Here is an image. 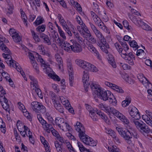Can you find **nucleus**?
Returning a JSON list of instances; mask_svg holds the SVG:
<instances>
[{"mask_svg": "<svg viewBox=\"0 0 152 152\" xmlns=\"http://www.w3.org/2000/svg\"><path fill=\"white\" fill-rule=\"evenodd\" d=\"M75 130L79 133V137L85 144L91 146H96V143L93 139L85 134V129L83 125L80 122H77L75 126Z\"/></svg>", "mask_w": 152, "mask_h": 152, "instance_id": "f257e3e1", "label": "nucleus"}, {"mask_svg": "<svg viewBox=\"0 0 152 152\" xmlns=\"http://www.w3.org/2000/svg\"><path fill=\"white\" fill-rule=\"evenodd\" d=\"M99 92L97 93V96L104 101L108 100L112 105L116 106L117 104V100L113 94L109 91H106L102 89L98 90Z\"/></svg>", "mask_w": 152, "mask_h": 152, "instance_id": "f03ea898", "label": "nucleus"}, {"mask_svg": "<svg viewBox=\"0 0 152 152\" xmlns=\"http://www.w3.org/2000/svg\"><path fill=\"white\" fill-rule=\"evenodd\" d=\"M104 110H105L109 115L110 114V113L113 114L119 119L124 124L127 125L129 124V120L126 117L114 108L109 107H105Z\"/></svg>", "mask_w": 152, "mask_h": 152, "instance_id": "7ed1b4c3", "label": "nucleus"}, {"mask_svg": "<svg viewBox=\"0 0 152 152\" xmlns=\"http://www.w3.org/2000/svg\"><path fill=\"white\" fill-rule=\"evenodd\" d=\"M75 62L79 66L87 71L90 70L93 72H96L98 71V69L94 65L84 61L77 59L75 60Z\"/></svg>", "mask_w": 152, "mask_h": 152, "instance_id": "20e7f679", "label": "nucleus"}, {"mask_svg": "<svg viewBox=\"0 0 152 152\" xmlns=\"http://www.w3.org/2000/svg\"><path fill=\"white\" fill-rule=\"evenodd\" d=\"M31 105L33 110L37 113H43L46 112L45 107L41 103L37 101L32 102Z\"/></svg>", "mask_w": 152, "mask_h": 152, "instance_id": "39448f33", "label": "nucleus"}, {"mask_svg": "<svg viewBox=\"0 0 152 152\" xmlns=\"http://www.w3.org/2000/svg\"><path fill=\"white\" fill-rule=\"evenodd\" d=\"M134 121L136 126L141 133H148L150 132L149 128L145 123L143 122L140 123L139 121Z\"/></svg>", "mask_w": 152, "mask_h": 152, "instance_id": "423d86ee", "label": "nucleus"}, {"mask_svg": "<svg viewBox=\"0 0 152 152\" xmlns=\"http://www.w3.org/2000/svg\"><path fill=\"white\" fill-rule=\"evenodd\" d=\"M89 24L92 30L93 31L96 37L101 42H102L104 43L105 42V39L104 38L102 33L93 23L91 22H89Z\"/></svg>", "mask_w": 152, "mask_h": 152, "instance_id": "0eeeda50", "label": "nucleus"}, {"mask_svg": "<svg viewBox=\"0 0 152 152\" xmlns=\"http://www.w3.org/2000/svg\"><path fill=\"white\" fill-rule=\"evenodd\" d=\"M129 113L130 115L132 117L131 119L132 123H134V121H137L140 118V113L137 109L135 107H132L131 110L129 111Z\"/></svg>", "mask_w": 152, "mask_h": 152, "instance_id": "6e6552de", "label": "nucleus"}, {"mask_svg": "<svg viewBox=\"0 0 152 152\" xmlns=\"http://www.w3.org/2000/svg\"><path fill=\"white\" fill-rule=\"evenodd\" d=\"M116 129L119 134L125 140L129 138L132 135L131 133L127 129L119 127H116Z\"/></svg>", "mask_w": 152, "mask_h": 152, "instance_id": "1a4fd4ad", "label": "nucleus"}, {"mask_svg": "<svg viewBox=\"0 0 152 152\" xmlns=\"http://www.w3.org/2000/svg\"><path fill=\"white\" fill-rule=\"evenodd\" d=\"M122 57L129 64L132 65L134 64L133 61L135 60V57L132 53H123V56H122Z\"/></svg>", "mask_w": 152, "mask_h": 152, "instance_id": "9d476101", "label": "nucleus"}, {"mask_svg": "<svg viewBox=\"0 0 152 152\" xmlns=\"http://www.w3.org/2000/svg\"><path fill=\"white\" fill-rule=\"evenodd\" d=\"M39 58L41 63V66L43 67V69H46V74L50 77L53 74V71L51 68L48 66V65L45 63V62L42 58H40L39 57Z\"/></svg>", "mask_w": 152, "mask_h": 152, "instance_id": "9b49d317", "label": "nucleus"}, {"mask_svg": "<svg viewBox=\"0 0 152 152\" xmlns=\"http://www.w3.org/2000/svg\"><path fill=\"white\" fill-rule=\"evenodd\" d=\"M57 139L61 143L66 144L67 147L70 152H77L67 140H65L64 138L60 135H58L57 138Z\"/></svg>", "mask_w": 152, "mask_h": 152, "instance_id": "f8f14e48", "label": "nucleus"}, {"mask_svg": "<svg viewBox=\"0 0 152 152\" xmlns=\"http://www.w3.org/2000/svg\"><path fill=\"white\" fill-rule=\"evenodd\" d=\"M89 79V74L88 71L86 70L84 71L82 80L84 86L86 91H88V89L90 84L88 82Z\"/></svg>", "mask_w": 152, "mask_h": 152, "instance_id": "ddd939ff", "label": "nucleus"}, {"mask_svg": "<svg viewBox=\"0 0 152 152\" xmlns=\"http://www.w3.org/2000/svg\"><path fill=\"white\" fill-rule=\"evenodd\" d=\"M88 46V49L92 53H94V55L96 56L97 58L100 60L101 59V57L98 51L96 50L95 48L90 42H89L87 43Z\"/></svg>", "mask_w": 152, "mask_h": 152, "instance_id": "4468645a", "label": "nucleus"}, {"mask_svg": "<svg viewBox=\"0 0 152 152\" xmlns=\"http://www.w3.org/2000/svg\"><path fill=\"white\" fill-rule=\"evenodd\" d=\"M105 84L107 86L111 87L113 90H115L121 94L124 93V91L122 89L121 87H119L115 85L112 84L108 82H106Z\"/></svg>", "mask_w": 152, "mask_h": 152, "instance_id": "2eb2a0df", "label": "nucleus"}, {"mask_svg": "<svg viewBox=\"0 0 152 152\" xmlns=\"http://www.w3.org/2000/svg\"><path fill=\"white\" fill-rule=\"evenodd\" d=\"M70 48L71 51H72L75 53L80 52L82 50L81 45L76 42H75L73 43V45H71V47Z\"/></svg>", "mask_w": 152, "mask_h": 152, "instance_id": "dca6fc26", "label": "nucleus"}, {"mask_svg": "<svg viewBox=\"0 0 152 152\" xmlns=\"http://www.w3.org/2000/svg\"><path fill=\"white\" fill-rule=\"evenodd\" d=\"M3 99V101L0 102L1 105L4 109L10 113V109L9 105L8 103V100L5 96H4Z\"/></svg>", "mask_w": 152, "mask_h": 152, "instance_id": "f3484780", "label": "nucleus"}, {"mask_svg": "<svg viewBox=\"0 0 152 152\" xmlns=\"http://www.w3.org/2000/svg\"><path fill=\"white\" fill-rule=\"evenodd\" d=\"M39 36L40 37L44 39V42L48 45H50L51 44V38H50L48 35L43 33H41L40 34Z\"/></svg>", "mask_w": 152, "mask_h": 152, "instance_id": "a211bd4d", "label": "nucleus"}, {"mask_svg": "<svg viewBox=\"0 0 152 152\" xmlns=\"http://www.w3.org/2000/svg\"><path fill=\"white\" fill-rule=\"evenodd\" d=\"M137 22L138 24L141 26L143 29L147 31L151 30V27L143 21L141 20H138Z\"/></svg>", "mask_w": 152, "mask_h": 152, "instance_id": "6ab92c4d", "label": "nucleus"}, {"mask_svg": "<svg viewBox=\"0 0 152 152\" xmlns=\"http://www.w3.org/2000/svg\"><path fill=\"white\" fill-rule=\"evenodd\" d=\"M53 103L54 104V107L56 110L61 113H63L64 112V109L60 103L57 102L56 100H54Z\"/></svg>", "mask_w": 152, "mask_h": 152, "instance_id": "aec40b11", "label": "nucleus"}, {"mask_svg": "<svg viewBox=\"0 0 152 152\" xmlns=\"http://www.w3.org/2000/svg\"><path fill=\"white\" fill-rule=\"evenodd\" d=\"M72 28H73V31H72L74 35V39L77 40L80 43H81L83 41V38L80 36L79 34L77 31H75L74 30V29L73 26Z\"/></svg>", "mask_w": 152, "mask_h": 152, "instance_id": "412c9836", "label": "nucleus"}, {"mask_svg": "<svg viewBox=\"0 0 152 152\" xmlns=\"http://www.w3.org/2000/svg\"><path fill=\"white\" fill-rule=\"evenodd\" d=\"M90 87L91 89L93 92V93L95 94H97L99 91L98 90H100L102 89V88L99 87V86L96 84H94V83H91L90 85Z\"/></svg>", "mask_w": 152, "mask_h": 152, "instance_id": "4be33fe9", "label": "nucleus"}, {"mask_svg": "<svg viewBox=\"0 0 152 152\" xmlns=\"http://www.w3.org/2000/svg\"><path fill=\"white\" fill-rule=\"evenodd\" d=\"M136 55L140 59H145L146 57L145 53L143 50L142 49L137 50L136 53Z\"/></svg>", "mask_w": 152, "mask_h": 152, "instance_id": "5701e85b", "label": "nucleus"}, {"mask_svg": "<svg viewBox=\"0 0 152 152\" xmlns=\"http://www.w3.org/2000/svg\"><path fill=\"white\" fill-rule=\"evenodd\" d=\"M59 98L63 105H65L66 107H69V105H70V104L66 98L63 96H59Z\"/></svg>", "mask_w": 152, "mask_h": 152, "instance_id": "b1692460", "label": "nucleus"}, {"mask_svg": "<svg viewBox=\"0 0 152 152\" xmlns=\"http://www.w3.org/2000/svg\"><path fill=\"white\" fill-rule=\"evenodd\" d=\"M71 47V45L69 43L65 41L64 44L62 46L61 48L65 51L67 52H70L71 51L70 48Z\"/></svg>", "mask_w": 152, "mask_h": 152, "instance_id": "393cba45", "label": "nucleus"}, {"mask_svg": "<svg viewBox=\"0 0 152 152\" xmlns=\"http://www.w3.org/2000/svg\"><path fill=\"white\" fill-rule=\"evenodd\" d=\"M96 113L99 115L102 119L107 123L108 124L109 121L107 117L104 114V113L100 111H97L96 112Z\"/></svg>", "mask_w": 152, "mask_h": 152, "instance_id": "a878e982", "label": "nucleus"}, {"mask_svg": "<svg viewBox=\"0 0 152 152\" xmlns=\"http://www.w3.org/2000/svg\"><path fill=\"white\" fill-rule=\"evenodd\" d=\"M142 118L149 126L152 127V121L146 115L142 116Z\"/></svg>", "mask_w": 152, "mask_h": 152, "instance_id": "bb28decb", "label": "nucleus"}, {"mask_svg": "<svg viewBox=\"0 0 152 152\" xmlns=\"http://www.w3.org/2000/svg\"><path fill=\"white\" fill-rule=\"evenodd\" d=\"M13 6L12 4H8V7L6 9V14L7 15H11L12 13Z\"/></svg>", "mask_w": 152, "mask_h": 152, "instance_id": "cd10ccee", "label": "nucleus"}, {"mask_svg": "<svg viewBox=\"0 0 152 152\" xmlns=\"http://www.w3.org/2000/svg\"><path fill=\"white\" fill-rule=\"evenodd\" d=\"M129 43L130 46L132 47L134 50H135L139 47V46L137 45V42L135 40L131 41H130Z\"/></svg>", "mask_w": 152, "mask_h": 152, "instance_id": "c85d7f7f", "label": "nucleus"}, {"mask_svg": "<svg viewBox=\"0 0 152 152\" xmlns=\"http://www.w3.org/2000/svg\"><path fill=\"white\" fill-rule=\"evenodd\" d=\"M64 121L65 120L63 118H57L55 119V123L59 127Z\"/></svg>", "mask_w": 152, "mask_h": 152, "instance_id": "c756f323", "label": "nucleus"}, {"mask_svg": "<svg viewBox=\"0 0 152 152\" xmlns=\"http://www.w3.org/2000/svg\"><path fill=\"white\" fill-rule=\"evenodd\" d=\"M33 90H34L35 91L40 98H42V92L40 89L39 88V86H38L37 87H34L33 88Z\"/></svg>", "mask_w": 152, "mask_h": 152, "instance_id": "7c9ffc66", "label": "nucleus"}, {"mask_svg": "<svg viewBox=\"0 0 152 152\" xmlns=\"http://www.w3.org/2000/svg\"><path fill=\"white\" fill-rule=\"evenodd\" d=\"M95 110L92 113H90L89 114V116L94 121H96L98 120V117L95 112Z\"/></svg>", "mask_w": 152, "mask_h": 152, "instance_id": "2f4dec72", "label": "nucleus"}, {"mask_svg": "<svg viewBox=\"0 0 152 152\" xmlns=\"http://www.w3.org/2000/svg\"><path fill=\"white\" fill-rule=\"evenodd\" d=\"M124 27L127 29L128 31H131L132 28L129 25V23L126 20H124L123 22Z\"/></svg>", "mask_w": 152, "mask_h": 152, "instance_id": "473e14b6", "label": "nucleus"}, {"mask_svg": "<svg viewBox=\"0 0 152 152\" xmlns=\"http://www.w3.org/2000/svg\"><path fill=\"white\" fill-rule=\"evenodd\" d=\"M43 20V18L41 16H39L37 18L36 21L34 23L35 24L36 26H37L42 23Z\"/></svg>", "mask_w": 152, "mask_h": 152, "instance_id": "72a5a7b5", "label": "nucleus"}, {"mask_svg": "<svg viewBox=\"0 0 152 152\" xmlns=\"http://www.w3.org/2000/svg\"><path fill=\"white\" fill-rule=\"evenodd\" d=\"M13 40L16 42H20L21 40L20 38L18 33H15V35L12 36Z\"/></svg>", "mask_w": 152, "mask_h": 152, "instance_id": "f704fd0d", "label": "nucleus"}, {"mask_svg": "<svg viewBox=\"0 0 152 152\" xmlns=\"http://www.w3.org/2000/svg\"><path fill=\"white\" fill-rule=\"evenodd\" d=\"M0 49L3 51L5 52V53L9 52L10 50L3 43V42L0 45Z\"/></svg>", "mask_w": 152, "mask_h": 152, "instance_id": "c9c22d12", "label": "nucleus"}, {"mask_svg": "<svg viewBox=\"0 0 152 152\" xmlns=\"http://www.w3.org/2000/svg\"><path fill=\"white\" fill-rule=\"evenodd\" d=\"M21 18L25 24H26V26H27V18L26 17L25 13L23 12H21Z\"/></svg>", "mask_w": 152, "mask_h": 152, "instance_id": "e433bc0d", "label": "nucleus"}, {"mask_svg": "<svg viewBox=\"0 0 152 152\" xmlns=\"http://www.w3.org/2000/svg\"><path fill=\"white\" fill-rule=\"evenodd\" d=\"M64 39H62L59 37L58 38L56 39L55 42L59 46H61V47L65 42Z\"/></svg>", "mask_w": 152, "mask_h": 152, "instance_id": "4c0bfd02", "label": "nucleus"}, {"mask_svg": "<svg viewBox=\"0 0 152 152\" xmlns=\"http://www.w3.org/2000/svg\"><path fill=\"white\" fill-rule=\"evenodd\" d=\"M105 132L107 133L111 136L112 137L116 134L115 131L110 129H106Z\"/></svg>", "mask_w": 152, "mask_h": 152, "instance_id": "58836bf2", "label": "nucleus"}, {"mask_svg": "<svg viewBox=\"0 0 152 152\" xmlns=\"http://www.w3.org/2000/svg\"><path fill=\"white\" fill-rule=\"evenodd\" d=\"M108 150L110 152H120L119 149L116 146H113L112 147H108Z\"/></svg>", "mask_w": 152, "mask_h": 152, "instance_id": "ea45409f", "label": "nucleus"}, {"mask_svg": "<svg viewBox=\"0 0 152 152\" xmlns=\"http://www.w3.org/2000/svg\"><path fill=\"white\" fill-rule=\"evenodd\" d=\"M32 35L33 38L36 42H39L40 41V39L39 38L38 36L36 34L35 32L33 31H31Z\"/></svg>", "mask_w": 152, "mask_h": 152, "instance_id": "a19ab883", "label": "nucleus"}, {"mask_svg": "<svg viewBox=\"0 0 152 152\" xmlns=\"http://www.w3.org/2000/svg\"><path fill=\"white\" fill-rule=\"evenodd\" d=\"M31 63L33 68L35 70L36 73L37 74H39V68L37 62L35 61L31 62Z\"/></svg>", "mask_w": 152, "mask_h": 152, "instance_id": "79ce46f5", "label": "nucleus"}, {"mask_svg": "<svg viewBox=\"0 0 152 152\" xmlns=\"http://www.w3.org/2000/svg\"><path fill=\"white\" fill-rule=\"evenodd\" d=\"M52 33L51 34V37L53 39V42H55L56 39L58 38L59 37L57 33L54 30H53Z\"/></svg>", "mask_w": 152, "mask_h": 152, "instance_id": "37998d69", "label": "nucleus"}, {"mask_svg": "<svg viewBox=\"0 0 152 152\" xmlns=\"http://www.w3.org/2000/svg\"><path fill=\"white\" fill-rule=\"evenodd\" d=\"M45 25H42L39 26L36 28L37 31L39 32H43L45 30Z\"/></svg>", "mask_w": 152, "mask_h": 152, "instance_id": "c03bdc74", "label": "nucleus"}, {"mask_svg": "<svg viewBox=\"0 0 152 152\" xmlns=\"http://www.w3.org/2000/svg\"><path fill=\"white\" fill-rule=\"evenodd\" d=\"M5 53H3L2 54L4 58H7L9 60H12L11 58V56L10 55L11 52L10 50V52H6Z\"/></svg>", "mask_w": 152, "mask_h": 152, "instance_id": "a18cd8bd", "label": "nucleus"}, {"mask_svg": "<svg viewBox=\"0 0 152 152\" xmlns=\"http://www.w3.org/2000/svg\"><path fill=\"white\" fill-rule=\"evenodd\" d=\"M119 42L120 44H121V45L122 46L124 49V50L126 51L129 49V48L128 46L127 45L126 42L125 41L122 42L121 41H119Z\"/></svg>", "mask_w": 152, "mask_h": 152, "instance_id": "49530a36", "label": "nucleus"}, {"mask_svg": "<svg viewBox=\"0 0 152 152\" xmlns=\"http://www.w3.org/2000/svg\"><path fill=\"white\" fill-rule=\"evenodd\" d=\"M81 27L83 28V30L84 31V32L87 34V36H88L91 34L90 31L89 30L85 24L82 25Z\"/></svg>", "mask_w": 152, "mask_h": 152, "instance_id": "de8ad7c7", "label": "nucleus"}, {"mask_svg": "<svg viewBox=\"0 0 152 152\" xmlns=\"http://www.w3.org/2000/svg\"><path fill=\"white\" fill-rule=\"evenodd\" d=\"M77 145L79 148L80 151L81 152H83L85 151V148L83 146V145L80 142H78L77 143Z\"/></svg>", "mask_w": 152, "mask_h": 152, "instance_id": "09e8293b", "label": "nucleus"}, {"mask_svg": "<svg viewBox=\"0 0 152 152\" xmlns=\"http://www.w3.org/2000/svg\"><path fill=\"white\" fill-rule=\"evenodd\" d=\"M115 46L118 52L120 53H121L123 50V48L118 43H115Z\"/></svg>", "mask_w": 152, "mask_h": 152, "instance_id": "8fccbe9b", "label": "nucleus"}, {"mask_svg": "<svg viewBox=\"0 0 152 152\" xmlns=\"http://www.w3.org/2000/svg\"><path fill=\"white\" fill-rule=\"evenodd\" d=\"M18 104L20 109L22 111L23 113H25V112L27 110L25 109L24 106L20 102H18Z\"/></svg>", "mask_w": 152, "mask_h": 152, "instance_id": "3c124183", "label": "nucleus"}, {"mask_svg": "<svg viewBox=\"0 0 152 152\" xmlns=\"http://www.w3.org/2000/svg\"><path fill=\"white\" fill-rule=\"evenodd\" d=\"M88 37V39L90 41L92 44H95L96 43V39L93 37L91 34H90L89 35L87 36Z\"/></svg>", "mask_w": 152, "mask_h": 152, "instance_id": "603ef678", "label": "nucleus"}, {"mask_svg": "<svg viewBox=\"0 0 152 152\" xmlns=\"http://www.w3.org/2000/svg\"><path fill=\"white\" fill-rule=\"evenodd\" d=\"M49 95L50 96L51 99H52V102H53V101L56 100V95L55 93L52 91H50L49 93Z\"/></svg>", "mask_w": 152, "mask_h": 152, "instance_id": "864d4df0", "label": "nucleus"}, {"mask_svg": "<svg viewBox=\"0 0 152 152\" xmlns=\"http://www.w3.org/2000/svg\"><path fill=\"white\" fill-rule=\"evenodd\" d=\"M141 82L143 85H145V86L148 85L149 84L152 85V84L145 77L144 78H143V79L142 80Z\"/></svg>", "mask_w": 152, "mask_h": 152, "instance_id": "5fc2aeb1", "label": "nucleus"}, {"mask_svg": "<svg viewBox=\"0 0 152 152\" xmlns=\"http://www.w3.org/2000/svg\"><path fill=\"white\" fill-rule=\"evenodd\" d=\"M132 135L130 136V137L127 139H126L125 140L127 141V142L130 145L133 146L134 145V142L132 141Z\"/></svg>", "mask_w": 152, "mask_h": 152, "instance_id": "6e6d98bb", "label": "nucleus"}, {"mask_svg": "<svg viewBox=\"0 0 152 152\" xmlns=\"http://www.w3.org/2000/svg\"><path fill=\"white\" fill-rule=\"evenodd\" d=\"M109 62L110 64L114 68H115L116 67V65L115 62L114 60V59L112 58V59H110V57H109L108 59Z\"/></svg>", "mask_w": 152, "mask_h": 152, "instance_id": "4d7b16f0", "label": "nucleus"}, {"mask_svg": "<svg viewBox=\"0 0 152 152\" xmlns=\"http://www.w3.org/2000/svg\"><path fill=\"white\" fill-rule=\"evenodd\" d=\"M45 148V150L46 152H50V150L49 149V146H48L49 144L47 141L46 142H45L44 143H42Z\"/></svg>", "mask_w": 152, "mask_h": 152, "instance_id": "13d9d810", "label": "nucleus"}, {"mask_svg": "<svg viewBox=\"0 0 152 152\" xmlns=\"http://www.w3.org/2000/svg\"><path fill=\"white\" fill-rule=\"evenodd\" d=\"M76 20L78 23L81 26H82L83 24H84V23L83 22V21L81 19L80 17L79 16H77L76 18Z\"/></svg>", "mask_w": 152, "mask_h": 152, "instance_id": "bf43d9fd", "label": "nucleus"}, {"mask_svg": "<svg viewBox=\"0 0 152 152\" xmlns=\"http://www.w3.org/2000/svg\"><path fill=\"white\" fill-rule=\"evenodd\" d=\"M93 20L95 23L97 24H99L101 21V19L98 16L95 17L94 18Z\"/></svg>", "mask_w": 152, "mask_h": 152, "instance_id": "052dcab7", "label": "nucleus"}, {"mask_svg": "<svg viewBox=\"0 0 152 152\" xmlns=\"http://www.w3.org/2000/svg\"><path fill=\"white\" fill-rule=\"evenodd\" d=\"M31 84L33 86V87H37L38 86V82L36 79L34 80H33L30 82Z\"/></svg>", "mask_w": 152, "mask_h": 152, "instance_id": "680f3d73", "label": "nucleus"}, {"mask_svg": "<svg viewBox=\"0 0 152 152\" xmlns=\"http://www.w3.org/2000/svg\"><path fill=\"white\" fill-rule=\"evenodd\" d=\"M103 45L100 48V49L102 50H103L105 48H109L110 46L107 43V42L105 40V42L103 43V42H102Z\"/></svg>", "mask_w": 152, "mask_h": 152, "instance_id": "e2e57ef3", "label": "nucleus"}, {"mask_svg": "<svg viewBox=\"0 0 152 152\" xmlns=\"http://www.w3.org/2000/svg\"><path fill=\"white\" fill-rule=\"evenodd\" d=\"M50 77H51V78L54 80H56L58 81H59L61 80L60 78L59 77L56 75L53 74Z\"/></svg>", "mask_w": 152, "mask_h": 152, "instance_id": "0e129e2a", "label": "nucleus"}, {"mask_svg": "<svg viewBox=\"0 0 152 152\" xmlns=\"http://www.w3.org/2000/svg\"><path fill=\"white\" fill-rule=\"evenodd\" d=\"M68 70L69 73L72 72L73 70V68L71 63L70 62H68L67 64Z\"/></svg>", "mask_w": 152, "mask_h": 152, "instance_id": "69168bd1", "label": "nucleus"}, {"mask_svg": "<svg viewBox=\"0 0 152 152\" xmlns=\"http://www.w3.org/2000/svg\"><path fill=\"white\" fill-rule=\"evenodd\" d=\"M86 107L87 110L90 113H92L94 111H95V110H94L92 107L90 105L88 104H86Z\"/></svg>", "mask_w": 152, "mask_h": 152, "instance_id": "338daca9", "label": "nucleus"}, {"mask_svg": "<svg viewBox=\"0 0 152 152\" xmlns=\"http://www.w3.org/2000/svg\"><path fill=\"white\" fill-rule=\"evenodd\" d=\"M58 31L60 36L62 37L64 39H66V37L65 35L64 32L61 30V29L58 30Z\"/></svg>", "mask_w": 152, "mask_h": 152, "instance_id": "774afa93", "label": "nucleus"}]
</instances>
